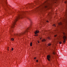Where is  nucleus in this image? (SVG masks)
Segmentation results:
<instances>
[{"mask_svg": "<svg viewBox=\"0 0 67 67\" xmlns=\"http://www.w3.org/2000/svg\"><path fill=\"white\" fill-rule=\"evenodd\" d=\"M36 58L35 57V58H34V59H36Z\"/></svg>", "mask_w": 67, "mask_h": 67, "instance_id": "obj_21", "label": "nucleus"}, {"mask_svg": "<svg viewBox=\"0 0 67 67\" xmlns=\"http://www.w3.org/2000/svg\"><path fill=\"white\" fill-rule=\"evenodd\" d=\"M47 38L48 39H49V40H51V38H50V37H48Z\"/></svg>", "mask_w": 67, "mask_h": 67, "instance_id": "obj_11", "label": "nucleus"}, {"mask_svg": "<svg viewBox=\"0 0 67 67\" xmlns=\"http://www.w3.org/2000/svg\"><path fill=\"white\" fill-rule=\"evenodd\" d=\"M55 26V25L54 24L53 25V26Z\"/></svg>", "mask_w": 67, "mask_h": 67, "instance_id": "obj_17", "label": "nucleus"}, {"mask_svg": "<svg viewBox=\"0 0 67 67\" xmlns=\"http://www.w3.org/2000/svg\"><path fill=\"white\" fill-rule=\"evenodd\" d=\"M39 32V31L37 30L35 31V34H37V33H38Z\"/></svg>", "mask_w": 67, "mask_h": 67, "instance_id": "obj_6", "label": "nucleus"}, {"mask_svg": "<svg viewBox=\"0 0 67 67\" xmlns=\"http://www.w3.org/2000/svg\"><path fill=\"white\" fill-rule=\"evenodd\" d=\"M63 40H64V41H63V43H65V42H66L65 39H66V37L65 36H64L63 37Z\"/></svg>", "mask_w": 67, "mask_h": 67, "instance_id": "obj_4", "label": "nucleus"}, {"mask_svg": "<svg viewBox=\"0 0 67 67\" xmlns=\"http://www.w3.org/2000/svg\"><path fill=\"white\" fill-rule=\"evenodd\" d=\"M62 42H60L59 43V44H62Z\"/></svg>", "mask_w": 67, "mask_h": 67, "instance_id": "obj_15", "label": "nucleus"}, {"mask_svg": "<svg viewBox=\"0 0 67 67\" xmlns=\"http://www.w3.org/2000/svg\"><path fill=\"white\" fill-rule=\"evenodd\" d=\"M36 3H37V1H36L35 2Z\"/></svg>", "mask_w": 67, "mask_h": 67, "instance_id": "obj_23", "label": "nucleus"}, {"mask_svg": "<svg viewBox=\"0 0 67 67\" xmlns=\"http://www.w3.org/2000/svg\"><path fill=\"white\" fill-rule=\"evenodd\" d=\"M31 28V27H30L28 28V29H27V30L26 31H25L23 32H22L21 34H14V35H15V36H21V35H23V34H24V33H25L26 32H27V30H29Z\"/></svg>", "mask_w": 67, "mask_h": 67, "instance_id": "obj_3", "label": "nucleus"}, {"mask_svg": "<svg viewBox=\"0 0 67 67\" xmlns=\"http://www.w3.org/2000/svg\"><path fill=\"white\" fill-rule=\"evenodd\" d=\"M48 45L49 46L51 45V43H49L48 44Z\"/></svg>", "mask_w": 67, "mask_h": 67, "instance_id": "obj_10", "label": "nucleus"}, {"mask_svg": "<svg viewBox=\"0 0 67 67\" xmlns=\"http://www.w3.org/2000/svg\"><path fill=\"white\" fill-rule=\"evenodd\" d=\"M38 43H40V42H39V41H38Z\"/></svg>", "mask_w": 67, "mask_h": 67, "instance_id": "obj_25", "label": "nucleus"}, {"mask_svg": "<svg viewBox=\"0 0 67 67\" xmlns=\"http://www.w3.org/2000/svg\"><path fill=\"white\" fill-rule=\"evenodd\" d=\"M35 36H37V34L36 35H35Z\"/></svg>", "mask_w": 67, "mask_h": 67, "instance_id": "obj_22", "label": "nucleus"}, {"mask_svg": "<svg viewBox=\"0 0 67 67\" xmlns=\"http://www.w3.org/2000/svg\"><path fill=\"white\" fill-rule=\"evenodd\" d=\"M53 54H54H54H55V53L54 52H53Z\"/></svg>", "mask_w": 67, "mask_h": 67, "instance_id": "obj_19", "label": "nucleus"}, {"mask_svg": "<svg viewBox=\"0 0 67 67\" xmlns=\"http://www.w3.org/2000/svg\"><path fill=\"white\" fill-rule=\"evenodd\" d=\"M46 41V40L45 39H43L42 40V42H45V41Z\"/></svg>", "mask_w": 67, "mask_h": 67, "instance_id": "obj_9", "label": "nucleus"}, {"mask_svg": "<svg viewBox=\"0 0 67 67\" xmlns=\"http://www.w3.org/2000/svg\"><path fill=\"white\" fill-rule=\"evenodd\" d=\"M30 46H32V42H31L30 43Z\"/></svg>", "mask_w": 67, "mask_h": 67, "instance_id": "obj_12", "label": "nucleus"}, {"mask_svg": "<svg viewBox=\"0 0 67 67\" xmlns=\"http://www.w3.org/2000/svg\"><path fill=\"white\" fill-rule=\"evenodd\" d=\"M46 22H48V21H47Z\"/></svg>", "mask_w": 67, "mask_h": 67, "instance_id": "obj_24", "label": "nucleus"}, {"mask_svg": "<svg viewBox=\"0 0 67 67\" xmlns=\"http://www.w3.org/2000/svg\"><path fill=\"white\" fill-rule=\"evenodd\" d=\"M54 37H56L57 36V35H54Z\"/></svg>", "mask_w": 67, "mask_h": 67, "instance_id": "obj_16", "label": "nucleus"}, {"mask_svg": "<svg viewBox=\"0 0 67 67\" xmlns=\"http://www.w3.org/2000/svg\"><path fill=\"white\" fill-rule=\"evenodd\" d=\"M47 58L49 61H50V58H51V56L48 55L47 57Z\"/></svg>", "mask_w": 67, "mask_h": 67, "instance_id": "obj_5", "label": "nucleus"}, {"mask_svg": "<svg viewBox=\"0 0 67 67\" xmlns=\"http://www.w3.org/2000/svg\"><path fill=\"white\" fill-rule=\"evenodd\" d=\"M43 20V21H44V20Z\"/></svg>", "mask_w": 67, "mask_h": 67, "instance_id": "obj_30", "label": "nucleus"}, {"mask_svg": "<svg viewBox=\"0 0 67 67\" xmlns=\"http://www.w3.org/2000/svg\"><path fill=\"white\" fill-rule=\"evenodd\" d=\"M29 20H30V22H31V25L32 24H32V21H31V20H30V19H29Z\"/></svg>", "mask_w": 67, "mask_h": 67, "instance_id": "obj_13", "label": "nucleus"}, {"mask_svg": "<svg viewBox=\"0 0 67 67\" xmlns=\"http://www.w3.org/2000/svg\"><path fill=\"white\" fill-rule=\"evenodd\" d=\"M11 40L12 41H14V39H13V38L11 39Z\"/></svg>", "mask_w": 67, "mask_h": 67, "instance_id": "obj_14", "label": "nucleus"}, {"mask_svg": "<svg viewBox=\"0 0 67 67\" xmlns=\"http://www.w3.org/2000/svg\"><path fill=\"white\" fill-rule=\"evenodd\" d=\"M8 48H9V47H8Z\"/></svg>", "mask_w": 67, "mask_h": 67, "instance_id": "obj_29", "label": "nucleus"}, {"mask_svg": "<svg viewBox=\"0 0 67 67\" xmlns=\"http://www.w3.org/2000/svg\"><path fill=\"white\" fill-rule=\"evenodd\" d=\"M40 40H41V39H42V38H40Z\"/></svg>", "mask_w": 67, "mask_h": 67, "instance_id": "obj_26", "label": "nucleus"}, {"mask_svg": "<svg viewBox=\"0 0 67 67\" xmlns=\"http://www.w3.org/2000/svg\"><path fill=\"white\" fill-rule=\"evenodd\" d=\"M8 51H9V49H8Z\"/></svg>", "mask_w": 67, "mask_h": 67, "instance_id": "obj_27", "label": "nucleus"}, {"mask_svg": "<svg viewBox=\"0 0 67 67\" xmlns=\"http://www.w3.org/2000/svg\"><path fill=\"white\" fill-rule=\"evenodd\" d=\"M36 62H37H37H38V60H36Z\"/></svg>", "mask_w": 67, "mask_h": 67, "instance_id": "obj_20", "label": "nucleus"}, {"mask_svg": "<svg viewBox=\"0 0 67 67\" xmlns=\"http://www.w3.org/2000/svg\"><path fill=\"white\" fill-rule=\"evenodd\" d=\"M10 32V33L11 34L12 32H13V30H12L11 29H10V30H9Z\"/></svg>", "mask_w": 67, "mask_h": 67, "instance_id": "obj_7", "label": "nucleus"}, {"mask_svg": "<svg viewBox=\"0 0 67 67\" xmlns=\"http://www.w3.org/2000/svg\"><path fill=\"white\" fill-rule=\"evenodd\" d=\"M58 25H62V23L60 22V23H59L58 24Z\"/></svg>", "mask_w": 67, "mask_h": 67, "instance_id": "obj_8", "label": "nucleus"}, {"mask_svg": "<svg viewBox=\"0 0 67 67\" xmlns=\"http://www.w3.org/2000/svg\"><path fill=\"white\" fill-rule=\"evenodd\" d=\"M30 26H31L30 25Z\"/></svg>", "mask_w": 67, "mask_h": 67, "instance_id": "obj_28", "label": "nucleus"}, {"mask_svg": "<svg viewBox=\"0 0 67 67\" xmlns=\"http://www.w3.org/2000/svg\"><path fill=\"white\" fill-rule=\"evenodd\" d=\"M23 14V13H22L20 14L19 15L18 17H16V18L14 20V21H13V24H12V25L11 26V28H14V25L15 24V23L16 22L17 20H18L19 19H20V18H22Z\"/></svg>", "mask_w": 67, "mask_h": 67, "instance_id": "obj_2", "label": "nucleus"}, {"mask_svg": "<svg viewBox=\"0 0 67 67\" xmlns=\"http://www.w3.org/2000/svg\"><path fill=\"white\" fill-rule=\"evenodd\" d=\"M13 48H12V51H13Z\"/></svg>", "mask_w": 67, "mask_h": 67, "instance_id": "obj_18", "label": "nucleus"}, {"mask_svg": "<svg viewBox=\"0 0 67 67\" xmlns=\"http://www.w3.org/2000/svg\"><path fill=\"white\" fill-rule=\"evenodd\" d=\"M51 0H48L44 2L39 7L36 8L34 10L30 12L31 13H40L44 10L45 8H47V6L46 4H48V1H50Z\"/></svg>", "mask_w": 67, "mask_h": 67, "instance_id": "obj_1", "label": "nucleus"}]
</instances>
